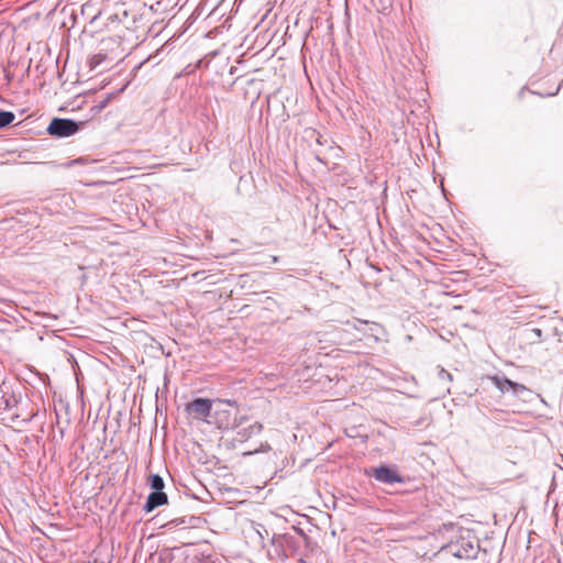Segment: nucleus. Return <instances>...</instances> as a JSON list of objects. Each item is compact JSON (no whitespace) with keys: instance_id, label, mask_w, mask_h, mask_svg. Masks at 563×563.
Returning a JSON list of instances; mask_svg holds the SVG:
<instances>
[{"instance_id":"2","label":"nucleus","mask_w":563,"mask_h":563,"mask_svg":"<svg viewBox=\"0 0 563 563\" xmlns=\"http://www.w3.org/2000/svg\"><path fill=\"white\" fill-rule=\"evenodd\" d=\"M78 130V122L63 118H54L47 126V133L55 137H68L77 133Z\"/></svg>"},{"instance_id":"6","label":"nucleus","mask_w":563,"mask_h":563,"mask_svg":"<svg viewBox=\"0 0 563 563\" xmlns=\"http://www.w3.org/2000/svg\"><path fill=\"white\" fill-rule=\"evenodd\" d=\"M167 495L164 492H152L143 506L145 512H152L159 506L167 504Z\"/></svg>"},{"instance_id":"5","label":"nucleus","mask_w":563,"mask_h":563,"mask_svg":"<svg viewBox=\"0 0 563 563\" xmlns=\"http://www.w3.org/2000/svg\"><path fill=\"white\" fill-rule=\"evenodd\" d=\"M492 380L497 389L500 390V393L505 394L509 390L512 391L515 396H519L521 391L526 390V387L521 384H518L516 382L510 380L509 378L505 376H493Z\"/></svg>"},{"instance_id":"3","label":"nucleus","mask_w":563,"mask_h":563,"mask_svg":"<svg viewBox=\"0 0 563 563\" xmlns=\"http://www.w3.org/2000/svg\"><path fill=\"white\" fill-rule=\"evenodd\" d=\"M371 476L374 477L377 482L388 485L404 483L402 476L397 473L396 468L387 465H380L373 468Z\"/></svg>"},{"instance_id":"16","label":"nucleus","mask_w":563,"mask_h":563,"mask_svg":"<svg viewBox=\"0 0 563 563\" xmlns=\"http://www.w3.org/2000/svg\"><path fill=\"white\" fill-rule=\"evenodd\" d=\"M20 418L19 415H12L11 420L15 422Z\"/></svg>"},{"instance_id":"7","label":"nucleus","mask_w":563,"mask_h":563,"mask_svg":"<svg viewBox=\"0 0 563 563\" xmlns=\"http://www.w3.org/2000/svg\"><path fill=\"white\" fill-rule=\"evenodd\" d=\"M262 430H263V424L255 421V422L249 424L247 427H239L238 431H236V435L240 441H246L250 438H252L253 435L261 433Z\"/></svg>"},{"instance_id":"18","label":"nucleus","mask_w":563,"mask_h":563,"mask_svg":"<svg viewBox=\"0 0 563 563\" xmlns=\"http://www.w3.org/2000/svg\"><path fill=\"white\" fill-rule=\"evenodd\" d=\"M272 261H273V263L278 262V256H273V257H272Z\"/></svg>"},{"instance_id":"4","label":"nucleus","mask_w":563,"mask_h":563,"mask_svg":"<svg viewBox=\"0 0 563 563\" xmlns=\"http://www.w3.org/2000/svg\"><path fill=\"white\" fill-rule=\"evenodd\" d=\"M212 402L207 398H196L187 404L186 410L198 419H206L210 416Z\"/></svg>"},{"instance_id":"19","label":"nucleus","mask_w":563,"mask_h":563,"mask_svg":"<svg viewBox=\"0 0 563 563\" xmlns=\"http://www.w3.org/2000/svg\"><path fill=\"white\" fill-rule=\"evenodd\" d=\"M31 418H27V419H22L23 422H29Z\"/></svg>"},{"instance_id":"15","label":"nucleus","mask_w":563,"mask_h":563,"mask_svg":"<svg viewBox=\"0 0 563 563\" xmlns=\"http://www.w3.org/2000/svg\"><path fill=\"white\" fill-rule=\"evenodd\" d=\"M562 86H563V79H562V82L559 85V87L555 89V91L549 92V93H547V96L548 97H552V96L558 95V92L560 91ZM538 95L541 96V97H545V95H543V93H538Z\"/></svg>"},{"instance_id":"8","label":"nucleus","mask_w":563,"mask_h":563,"mask_svg":"<svg viewBox=\"0 0 563 563\" xmlns=\"http://www.w3.org/2000/svg\"><path fill=\"white\" fill-rule=\"evenodd\" d=\"M16 405V399L12 395L0 391V412L10 411Z\"/></svg>"},{"instance_id":"12","label":"nucleus","mask_w":563,"mask_h":563,"mask_svg":"<svg viewBox=\"0 0 563 563\" xmlns=\"http://www.w3.org/2000/svg\"><path fill=\"white\" fill-rule=\"evenodd\" d=\"M110 99H111V95H109L103 100H101L97 104H95L91 108V111H93L95 113H99L100 111H102L107 107V104L109 103Z\"/></svg>"},{"instance_id":"1","label":"nucleus","mask_w":563,"mask_h":563,"mask_svg":"<svg viewBox=\"0 0 563 563\" xmlns=\"http://www.w3.org/2000/svg\"><path fill=\"white\" fill-rule=\"evenodd\" d=\"M444 551L457 559H474L477 555L478 541L470 532L443 547Z\"/></svg>"},{"instance_id":"10","label":"nucleus","mask_w":563,"mask_h":563,"mask_svg":"<svg viewBox=\"0 0 563 563\" xmlns=\"http://www.w3.org/2000/svg\"><path fill=\"white\" fill-rule=\"evenodd\" d=\"M15 119V114L11 111L0 110V129L10 125Z\"/></svg>"},{"instance_id":"17","label":"nucleus","mask_w":563,"mask_h":563,"mask_svg":"<svg viewBox=\"0 0 563 563\" xmlns=\"http://www.w3.org/2000/svg\"><path fill=\"white\" fill-rule=\"evenodd\" d=\"M533 331L536 332V335L541 336V333H542V332H541V330H540V329H534Z\"/></svg>"},{"instance_id":"14","label":"nucleus","mask_w":563,"mask_h":563,"mask_svg":"<svg viewBox=\"0 0 563 563\" xmlns=\"http://www.w3.org/2000/svg\"><path fill=\"white\" fill-rule=\"evenodd\" d=\"M271 450V445L268 443L262 444L260 449H256L254 451H250L247 454H253L256 452H267Z\"/></svg>"},{"instance_id":"13","label":"nucleus","mask_w":563,"mask_h":563,"mask_svg":"<svg viewBox=\"0 0 563 563\" xmlns=\"http://www.w3.org/2000/svg\"><path fill=\"white\" fill-rule=\"evenodd\" d=\"M439 378L443 379V380L444 379L451 380L452 376H451V374L449 372H446L445 369L442 368V369L439 371Z\"/></svg>"},{"instance_id":"9","label":"nucleus","mask_w":563,"mask_h":563,"mask_svg":"<svg viewBox=\"0 0 563 563\" xmlns=\"http://www.w3.org/2000/svg\"><path fill=\"white\" fill-rule=\"evenodd\" d=\"M148 484L153 492H164V479L158 474H151L148 477Z\"/></svg>"},{"instance_id":"11","label":"nucleus","mask_w":563,"mask_h":563,"mask_svg":"<svg viewBox=\"0 0 563 563\" xmlns=\"http://www.w3.org/2000/svg\"><path fill=\"white\" fill-rule=\"evenodd\" d=\"M107 55L103 54V53H98V54H95L91 58H90V66L92 68H96L97 66L101 65L104 59H106Z\"/></svg>"}]
</instances>
